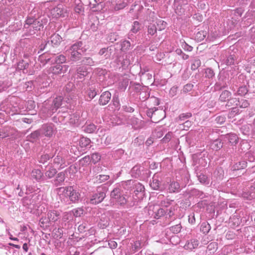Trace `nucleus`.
Instances as JSON below:
<instances>
[{
    "mask_svg": "<svg viewBox=\"0 0 255 255\" xmlns=\"http://www.w3.org/2000/svg\"><path fill=\"white\" fill-rule=\"evenodd\" d=\"M150 187L154 190H158L160 186V181L158 179V176L154 174L152 181L150 183Z\"/></svg>",
    "mask_w": 255,
    "mask_h": 255,
    "instance_id": "obj_33",
    "label": "nucleus"
},
{
    "mask_svg": "<svg viewBox=\"0 0 255 255\" xmlns=\"http://www.w3.org/2000/svg\"><path fill=\"white\" fill-rule=\"evenodd\" d=\"M166 25H167L166 22L163 20H158L157 21L156 27H157V30H158L159 31H161V30L164 29L166 28Z\"/></svg>",
    "mask_w": 255,
    "mask_h": 255,
    "instance_id": "obj_55",
    "label": "nucleus"
},
{
    "mask_svg": "<svg viewBox=\"0 0 255 255\" xmlns=\"http://www.w3.org/2000/svg\"><path fill=\"white\" fill-rule=\"evenodd\" d=\"M245 157L250 162H253L255 160V152L250 151L246 153Z\"/></svg>",
    "mask_w": 255,
    "mask_h": 255,
    "instance_id": "obj_53",
    "label": "nucleus"
},
{
    "mask_svg": "<svg viewBox=\"0 0 255 255\" xmlns=\"http://www.w3.org/2000/svg\"><path fill=\"white\" fill-rule=\"evenodd\" d=\"M81 64L93 66L94 64V61L91 57H84L81 61Z\"/></svg>",
    "mask_w": 255,
    "mask_h": 255,
    "instance_id": "obj_47",
    "label": "nucleus"
},
{
    "mask_svg": "<svg viewBox=\"0 0 255 255\" xmlns=\"http://www.w3.org/2000/svg\"><path fill=\"white\" fill-rule=\"evenodd\" d=\"M118 38V36L116 33H111L109 34L107 40L112 43L116 41Z\"/></svg>",
    "mask_w": 255,
    "mask_h": 255,
    "instance_id": "obj_64",
    "label": "nucleus"
},
{
    "mask_svg": "<svg viewBox=\"0 0 255 255\" xmlns=\"http://www.w3.org/2000/svg\"><path fill=\"white\" fill-rule=\"evenodd\" d=\"M125 206L127 208H130L134 206L136 202V199L133 196L126 195Z\"/></svg>",
    "mask_w": 255,
    "mask_h": 255,
    "instance_id": "obj_22",
    "label": "nucleus"
},
{
    "mask_svg": "<svg viewBox=\"0 0 255 255\" xmlns=\"http://www.w3.org/2000/svg\"><path fill=\"white\" fill-rule=\"evenodd\" d=\"M134 41L132 40V43L129 41L124 40L121 43V50L123 51H126L130 49L131 45H134Z\"/></svg>",
    "mask_w": 255,
    "mask_h": 255,
    "instance_id": "obj_36",
    "label": "nucleus"
},
{
    "mask_svg": "<svg viewBox=\"0 0 255 255\" xmlns=\"http://www.w3.org/2000/svg\"><path fill=\"white\" fill-rule=\"evenodd\" d=\"M57 151V145L56 143L48 145L45 149V153L40 156L39 162L41 163H45L50 158L54 157Z\"/></svg>",
    "mask_w": 255,
    "mask_h": 255,
    "instance_id": "obj_3",
    "label": "nucleus"
},
{
    "mask_svg": "<svg viewBox=\"0 0 255 255\" xmlns=\"http://www.w3.org/2000/svg\"><path fill=\"white\" fill-rule=\"evenodd\" d=\"M228 141L232 145L236 144L238 142V137L236 134L230 133L227 136Z\"/></svg>",
    "mask_w": 255,
    "mask_h": 255,
    "instance_id": "obj_42",
    "label": "nucleus"
},
{
    "mask_svg": "<svg viewBox=\"0 0 255 255\" xmlns=\"http://www.w3.org/2000/svg\"><path fill=\"white\" fill-rule=\"evenodd\" d=\"M57 173L56 169L52 166L49 165L46 167L45 175L48 178L50 179L53 177Z\"/></svg>",
    "mask_w": 255,
    "mask_h": 255,
    "instance_id": "obj_24",
    "label": "nucleus"
},
{
    "mask_svg": "<svg viewBox=\"0 0 255 255\" xmlns=\"http://www.w3.org/2000/svg\"><path fill=\"white\" fill-rule=\"evenodd\" d=\"M58 149V147L57 146ZM53 163L55 165L59 166L60 168H63L66 166L64 153L61 150L57 151L53 157Z\"/></svg>",
    "mask_w": 255,
    "mask_h": 255,
    "instance_id": "obj_5",
    "label": "nucleus"
},
{
    "mask_svg": "<svg viewBox=\"0 0 255 255\" xmlns=\"http://www.w3.org/2000/svg\"><path fill=\"white\" fill-rule=\"evenodd\" d=\"M65 171H62L57 174L56 178L53 180V183L55 186L62 185L65 179Z\"/></svg>",
    "mask_w": 255,
    "mask_h": 255,
    "instance_id": "obj_18",
    "label": "nucleus"
},
{
    "mask_svg": "<svg viewBox=\"0 0 255 255\" xmlns=\"http://www.w3.org/2000/svg\"><path fill=\"white\" fill-rule=\"evenodd\" d=\"M86 49L83 47L82 42L78 41L71 46L68 52H79L80 53H84Z\"/></svg>",
    "mask_w": 255,
    "mask_h": 255,
    "instance_id": "obj_15",
    "label": "nucleus"
},
{
    "mask_svg": "<svg viewBox=\"0 0 255 255\" xmlns=\"http://www.w3.org/2000/svg\"><path fill=\"white\" fill-rule=\"evenodd\" d=\"M53 59L51 60V63L60 64L64 63L66 61V57L62 55H59L55 56V54L53 55Z\"/></svg>",
    "mask_w": 255,
    "mask_h": 255,
    "instance_id": "obj_27",
    "label": "nucleus"
},
{
    "mask_svg": "<svg viewBox=\"0 0 255 255\" xmlns=\"http://www.w3.org/2000/svg\"><path fill=\"white\" fill-rule=\"evenodd\" d=\"M236 56L234 54L230 55L226 60V63L227 65H231L235 63Z\"/></svg>",
    "mask_w": 255,
    "mask_h": 255,
    "instance_id": "obj_56",
    "label": "nucleus"
},
{
    "mask_svg": "<svg viewBox=\"0 0 255 255\" xmlns=\"http://www.w3.org/2000/svg\"><path fill=\"white\" fill-rule=\"evenodd\" d=\"M226 102V107H230L233 106H238V104L240 103V101L237 98L230 97Z\"/></svg>",
    "mask_w": 255,
    "mask_h": 255,
    "instance_id": "obj_40",
    "label": "nucleus"
},
{
    "mask_svg": "<svg viewBox=\"0 0 255 255\" xmlns=\"http://www.w3.org/2000/svg\"><path fill=\"white\" fill-rule=\"evenodd\" d=\"M140 29L139 23L138 21H134L132 27L130 29V32L133 33H136Z\"/></svg>",
    "mask_w": 255,
    "mask_h": 255,
    "instance_id": "obj_59",
    "label": "nucleus"
},
{
    "mask_svg": "<svg viewBox=\"0 0 255 255\" xmlns=\"http://www.w3.org/2000/svg\"><path fill=\"white\" fill-rule=\"evenodd\" d=\"M247 163L246 161H239L236 163L232 166V170H238L241 169H244L247 167Z\"/></svg>",
    "mask_w": 255,
    "mask_h": 255,
    "instance_id": "obj_34",
    "label": "nucleus"
},
{
    "mask_svg": "<svg viewBox=\"0 0 255 255\" xmlns=\"http://www.w3.org/2000/svg\"><path fill=\"white\" fill-rule=\"evenodd\" d=\"M190 194L197 197H203V193L196 189H192L190 192Z\"/></svg>",
    "mask_w": 255,
    "mask_h": 255,
    "instance_id": "obj_49",
    "label": "nucleus"
},
{
    "mask_svg": "<svg viewBox=\"0 0 255 255\" xmlns=\"http://www.w3.org/2000/svg\"><path fill=\"white\" fill-rule=\"evenodd\" d=\"M111 98V94L109 91H106L101 95L99 103L100 105L104 106L107 104Z\"/></svg>",
    "mask_w": 255,
    "mask_h": 255,
    "instance_id": "obj_14",
    "label": "nucleus"
},
{
    "mask_svg": "<svg viewBox=\"0 0 255 255\" xmlns=\"http://www.w3.org/2000/svg\"><path fill=\"white\" fill-rule=\"evenodd\" d=\"M205 77L210 79L214 77L215 73L213 69L210 68H208L205 70Z\"/></svg>",
    "mask_w": 255,
    "mask_h": 255,
    "instance_id": "obj_62",
    "label": "nucleus"
},
{
    "mask_svg": "<svg viewBox=\"0 0 255 255\" xmlns=\"http://www.w3.org/2000/svg\"><path fill=\"white\" fill-rule=\"evenodd\" d=\"M166 214V211L162 208H158L156 206L155 218L159 219Z\"/></svg>",
    "mask_w": 255,
    "mask_h": 255,
    "instance_id": "obj_45",
    "label": "nucleus"
},
{
    "mask_svg": "<svg viewBox=\"0 0 255 255\" xmlns=\"http://www.w3.org/2000/svg\"><path fill=\"white\" fill-rule=\"evenodd\" d=\"M248 92V89L246 86H243L239 87L237 91L238 95L243 96L245 95Z\"/></svg>",
    "mask_w": 255,
    "mask_h": 255,
    "instance_id": "obj_61",
    "label": "nucleus"
},
{
    "mask_svg": "<svg viewBox=\"0 0 255 255\" xmlns=\"http://www.w3.org/2000/svg\"><path fill=\"white\" fill-rule=\"evenodd\" d=\"M201 61L198 58H195L192 61L191 68L192 70H196L201 66Z\"/></svg>",
    "mask_w": 255,
    "mask_h": 255,
    "instance_id": "obj_44",
    "label": "nucleus"
},
{
    "mask_svg": "<svg viewBox=\"0 0 255 255\" xmlns=\"http://www.w3.org/2000/svg\"><path fill=\"white\" fill-rule=\"evenodd\" d=\"M155 210L156 206L150 205L144 208V212H147L148 216L153 217L155 218Z\"/></svg>",
    "mask_w": 255,
    "mask_h": 255,
    "instance_id": "obj_37",
    "label": "nucleus"
},
{
    "mask_svg": "<svg viewBox=\"0 0 255 255\" xmlns=\"http://www.w3.org/2000/svg\"><path fill=\"white\" fill-rule=\"evenodd\" d=\"M29 66V63L27 61L21 60L18 63H17V69L19 70H26ZM23 73H26L23 71Z\"/></svg>",
    "mask_w": 255,
    "mask_h": 255,
    "instance_id": "obj_35",
    "label": "nucleus"
},
{
    "mask_svg": "<svg viewBox=\"0 0 255 255\" xmlns=\"http://www.w3.org/2000/svg\"><path fill=\"white\" fill-rule=\"evenodd\" d=\"M121 64L123 68L125 69L127 68L128 66L130 64L129 56L126 55L125 58H124L123 60L121 62Z\"/></svg>",
    "mask_w": 255,
    "mask_h": 255,
    "instance_id": "obj_51",
    "label": "nucleus"
},
{
    "mask_svg": "<svg viewBox=\"0 0 255 255\" xmlns=\"http://www.w3.org/2000/svg\"><path fill=\"white\" fill-rule=\"evenodd\" d=\"M70 54L69 59L71 61L76 62L81 59L83 53L79 52H69Z\"/></svg>",
    "mask_w": 255,
    "mask_h": 255,
    "instance_id": "obj_32",
    "label": "nucleus"
},
{
    "mask_svg": "<svg viewBox=\"0 0 255 255\" xmlns=\"http://www.w3.org/2000/svg\"><path fill=\"white\" fill-rule=\"evenodd\" d=\"M31 177L39 181L43 176V173L39 169H33L31 173Z\"/></svg>",
    "mask_w": 255,
    "mask_h": 255,
    "instance_id": "obj_31",
    "label": "nucleus"
},
{
    "mask_svg": "<svg viewBox=\"0 0 255 255\" xmlns=\"http://www.w3.org/2000/svg\"><path fill=\"white\" fill-rule=\"evenodd\" d=\"M57 193L61 196L68 197L72 203H77L81 199L80 193L73 186L61 187L56 189Z\"/></svg>",
    "mask_w": 255,
    "mask_h": 255,
    "instance_id": "obj_1",
    "label": "nucleus"
},
{
    "mask_svg": "<svg viewBox=\"0 0 255 255\" xmlns=\"http://www.w3.org/2000/svg\"><path fill=\"white\" fill-rule=\"evenodd\" d=\"M53 59V57L50 56L48 54L44 53L39 56L38 61L43 65H45L46 63L51 62Z\"/></svg>",
    "mask_w": 255,
    "mask_h": 255,
    "instance_id": "obj_30",
    "label": "nucleus"
},
{
    "mask_svg": "<svg viewBox=\"0 0 255 255\" xmlns=\"http://www.w3.org/2000/svg\"><path fill=\"white\" fill-rule=\"evenodd\" d=\"M106 189L98 187L96 192L94 193L90 197L89 203L96 205L102 202L106 197Z\"/></svg>",
    "mask_w": 255,
    "mask_h": 255,
    "instance_id": "obj_4",
    "label": "nucleus"
},
{
    "mask_svg": "<svg viewBox=\"0 0 255 255\" xmlns=\"http://www.w3.org/2000/svg\"><path fill=\"white\" fill-rule=\"evenodd\" d=\"M50 38L51 43L53 44V47L59 45L62 41V37L58 34H53L51 36Z\"/></svg>",
    "mask_w": 255,
    "mask_h": 255,
    "instance_id": "obj_26",
    "label": "nucleus"
},
{
    "mask_svg": "<svg viewBox=\"0 0 255 255\" xmlns=\"http://www.w3.org/2000/svg\"><path fill=\"white\" fill-rule=\"evenodd\" d=\"M196 176L198 181L202 184L208 185L210 183V180L208 177L204 173V171L200 170L198 167H196L195 169Z\"/></svg>",
    "mask_w": 255,
    "mask_h": 255,
    "instance_id": "obj_9",
    "label": "nucleus"
},
{
    "mask_svg": "<svg viewBox=\"0 0 255 255\" xmlns=\"http://www.w3.org/2000/svg\"><path fill=\"white\" fill-rule=\"evenodd\" d=\"M69 66L67 65H60L56 64V65L51 67L52 73L55 75L65 73L68 70Z\"/></svg>",
    "mask_w": 255,
    "mask_h": 255,
    "instance_id": "obj_12",
    "label": "nucleus"
},
{
    "mask_svg": "<svg viewBox=\"0 0 255 255\" xmlns=\"http://www.w3.org/2000/svg\"><path fill=\"white\" fill-rule=\"evenodd\" d=\"M131 176L135 178H138L144 174H147L150 172L148 170H145L144 167L139 165H136L131 170Z\"/></svg>",
    "mask_w": 255,
    "mask_h": 255,
    "instance_id": "obj_6",
    "label": "nucleus"
},
{
    "mask_svg": "<svg viewBox=\"0 0 255 255\" xmlns=\"http://www.w3.org/2000/svg\"><path fill=\"white\" fill-rule=\"evenodd\" d=\"M116 2V3L114 7L115 10H119L123 9L127 5V2L122 0H117Z\"/></svg>",
    "mask_w": 255,
    "mask_h": 255,
    "instance_id": "obj_39",
    "label": "nucleus"
},
{
    "mask_svg": "<svg viewBox=\"0 0 255 255\" xmlns=\"http://www.w3.org/2000/svg\"><path fill=\"white\" fill-rule=\"evenodd\" d=\"M192 116L191 113H186L180 114L178 117L179 121H184L185 120L190 118Z\"/></svg>",
    "mask_w": 255,
    "mask_h": 255,
    "instance_id": "obj_63",
    "label": "nucleus"
},
{
    "mask_svg": "<svg viewBox=\"0 0 255 255\" xmlns=\"http://www.w3.org/2000/svg\"><path fill=\"white\" fill-rule=\"evenodd\" d=\"M24 27L25 28H33L36 30H40L41 24L35 19L29 18L26 19Z\"/></svg>",
    "mask_w": 255,
    "mask_h": 255,
    "instance_id": "obj_11",
    "label": "nucleus"
},
{
    "mask_svg": "<svg viewBox=\"0 0 255 255\" xmlns=\"http://www.w3.org/2000/svg\"><path fill=\"white\" fill-rule=\"evenodd\" d=\"M41 135L40 131L39 129L36 130L31 133L30 134L26 136L27 140L31 142H36L38 139L39 136Z\"/></svg>",
    "mask_w": 255,
    "mask_h": 255,
    "instance_id": "obj_20",
    "label": "nucleus"
},
{
    "mask_svg": "<svg viewBox=\"0 0 255 255\" xmlns=\"http://www.w3.org/2000/svg\"><path fill=\"white\" fill-rule=\"evenodd\" d=\"M62 103V98L60 96L55 98L52 101L50 107L47 106L46 108L50 111V114H53L61 106Z\"/></svg>",
    "mask_w": 255,
    "mask_h": 255,
    "instance_id": "obj_8",
    "label": "nucleus"
},
{
    "mask_svg": "<svg viewBox=\"0 0 255 255\" xmlns=\"http://www.w3.org/2000/svg\"><path fill=\"white\" fill-rule=\"evenodd\" d=\"M232 95L231 93L228 90H224L220 95L219 100L221 102H227Z\"/></svg>",
    "mask_w": 255,
    "mask_h": 255,
    "instance_id": "obj_29",
    "label": "nucleus"
},
{
    "mask_svg": "<svg viewBox=\"0 0 255 255\" xmlns=\"http://www.w3.org/2000/svg\"><path fill=\"white\" fill-rule=\"evenodd\" d=\"M84 211V210L83 208H77L74 209L72 211L73 215L76 217H80L83 214Z\"/></svg>",
    "mask_w": 255,
    "mask_h": 255,
    "instance_id": "obj_52",
    "label": "nucleus"
},
{
    "mask_svg": "<svg viewBox=\"0 0 255 255\" xmlns=\"http://www.w3.org/2000/svg\"><path fill=\"white\" fill-rule=\"evenodd\" d=\"M126 195L122 188L118 186L111 191V198L120 205L124 206L126 203Z\"/></svg>",
    "mask_w": 255,
    "mask_h": 255,
    "instance_id": "obj_2",
    "label": "nucleus"
},
{
    "mask_svg": "<svg viewBox=\"0 0 255 255\" xmlns=\"http://www.w3.org/2000/svg\"><path fill=\"white\" fill-rule=\"evenodd\" d=\"M53 14L55 16L65 17L67 13V10L62 4H59L53 9Z\"/></svg>",
    "mask_w": 255,
    "mask_h": 255,
    "instance_id": "obj_13",
    "label": "nucleus"
},
{
    "mask_svg": "<svg viewBox=\"0 0 255 255\" xmlns=\"http://www.w3.org/2000/svg\"><path fill=\"white\" fill-rule=\"evenodd\" d=\"M90 157L91 161L94 164L99 162L101 158V155L98 152L93 153Z\"/></svg>",
    "mask_w": 255,
    "mask_h": 255,
    "instance_id": "obj_48",
    "label": "nucleus"
},
{
    "mask_svg": "<svg viewBox=\"0 0 255 255\" xmlns=\"http://www.w3.org/2000/svg\"><path fill=\"white\" fill-rule=\"evenodd\" d=\"M91 140L89 138L82 137L80 139L79 144L81 148L85 149L90 148L91 146H89Z\"/></svg>",
    "mask_w": 255,
    "mask_h": 255,
    "instance_id": "obj_25",
    "label": "nucleus"
},
{
    "mask_svg": "<svg viewBox=\"0 0 255 255\" xmlns=\"http://www.w3.org/2000/svg\"><path fill=\"white\" fill-rule=\"evenodd\" d=\"M211 230L210 225L206 222H203L202 223L200 227V231L205 234H207L209 231Z\"/></svg>",
    "mask_w": 255,
    "mask_h": 255,
    "instance_id": "obj_41",
    "label": "nucleus"
},
{
    "mask_svg": "<svg viewBox=\"0 0 255 255\" xmlns=\"http://www.w3.org/2000/svg\"><path fill=\"white\" fill-rule=\"evenodd\" d=\"M109 220L107 216L104 215H102L100 218V221L98 224V226L102 229L106 228L109 225Z\"/></svg>",
    "mask_w": 255,
    "mask_h": 255,
    "instance_id": "obj_28",
    "label": "nucleus"
},
{
    "mask_svg": "<svg viewBox=\"0 0 255 255\" xmlns=\"http://www.w3.org/2000/svg\"><path fill=\"white\" fill-rule=\"evenodd\" d=\"M90 162H91V160L90 155L85 156L80 160V164L82 166L87 165L89 164Z\"/></svg>",
    "mask_w": 255,
    "mask_h": 255,
    "instance_id": "obj_60",
    "label": "nucleus"
},
{
    "mask_svg": "<svg viewBox=\"0 0 255 255\" xmlns=\"http://www.w3.org/2000/svg\"><path fill=\"white\" fill-rule=\"evenodd\" d=\"M213 149L218 150L223 146V143L220 139H216L213 141L211 144Z\"/></svg>",
    "mask_w": 255,
    "mask_h": 255,
    "instance_id": "obj_43",
    "label": "nucleus"
},
{
    "mask_svg": "<svg viewBox=\"0 0 255 255\" xmlns=\"http://www.w3.org/2000/svg\"><path fill=\"white\" fill-rule=\"evenodd\" d=\"M79 118V115L78 114L71 115L69 119L70 123L72 124H78Z\"/></svg>",
    "mask_w": 255,
    "mask_h": 255,
    "instance_id": "obj_57",
    "label": "nucleus"
},
{
    "mask_svg": "<svg viewBox=\"0 0 255 255\" xmlns=\"http://www.w3.org/2000/svg\"><path fill=\"white\" fill-rule=\"evenodd\" d=\"M47 216L50 222H55L60 218V214L58 211L51 210L48 213Z\"/></svg>",
    "mask_w": 255,
    "mask_h": 255,
    "instance_id": "obj_19",
    "label": "nucleus"
},
{
    "mask_svg": "<svg viewBox=\"0 0 255 255\" xmlns=\"http://www.w3.org/2000/svg\"><path fill=\"white\" fill-rule=\"evenodd\" d=\"M157 27L154 24L150 23L148 25L147 32L151 35H154L157 31Z\"/></svg>",
    "mask_w": 255,
    "mask_h": 255,
    "instance_id": "obj_46",
    "label": "nucleus"
},
{
    "mask_svg": "<svg viewBox=\"0 0 255 255\" xmlns=\"http://www.w3.org/2000/svg\"><path fill=\"white\" fill-rule=\"evenodd\" d=\"M41 134L45 136L51 137L54 133L53 126L52 124H45L39 129Z\"/></svg>",
    "mask_w": 255,
    "mask_h": 255,
    "instance_id": "obj_10",
    "label": "nucleus"
},
{
    "mask_svg": "<svg viewBox=\"0 0 255 255\" xmlns=\"http://www.w3.org/2000/svg\"><path fill=\"white\" fill-rule=\"evenodd\" d=\"M82 128L85 132L89 133L94 132L97 128L96 126L93 124L86 125Z\"/></svg>",
    "mask_w": 255,
    "mask_h": 255,
    "instance_id": "obj_38",
    "label": "nucleus"
},
{
    "mask_svg": "<svg viewBox=\"0 0 255 255\" xmlns=\"http://www.w3.org/2000/svg\"><path fill=\"white\" fill-rule=\"evenodd\" d=\"M181 225L178 224L170 227V231L174 234H178L181 231Z\"/></svg>",
    "mask_w": 255,
    "mask_h": 255,
    "instance_id": "obj_58",
    "label": "nucleus"
},
{
    "mask_svg": "<svg viewBox=\"0 0 255 255\" xmlns=\"http://www.w3.org/2000/svg\"><path fill=\"white\" fill-rule=\"evenodd\" d=\"M116 49L113 46H109L102 48L99 52V54L103 56L105 59H113Z\"/></svg>",
    "mask_w": 255,
    "mask_h": 255,
    "instance_id": "obj_7",
    "label": "nucleus"
},
{
    "mask_svg": "<svg viewBox=\"0 0 255 255\" xmlns=\"http://www.w3.org/2000/svg\"><path fill=\"white\" fill-rule=\"evenodd\" d=\"M101 3L102 0H93V1H92V0H90V2L91 7L92 8H95V10H96L100 9L99 7H98L97 8V7H98Z\"/></svg>",
    "mask_w": 255,
    "mask_h": 255,
    "instance_id": "obj_54",
    "label": "nucleus"
},
{
    "mask_svg": "<svg viewBox=\"0 0 255 255\" xmlns=\"http://www.w3.org/2000/svg\"><path fill=\"white\" fill-rule=\"evenodd\" d=\"M199 244V242L198 240L196 239H191L186 243L184 248L185 250L192 251V250L197 248Z\"/></svg>",
    "mask_w": 255,
    "mask_h": 255,
    "instance_id": "obj_16",
    "label": "nucleus"
},
{
    "mask_svg": "<svg viewBox=\"0 0 255 255\" xmlns=\"http://www.w3.org/2000/svg\"><path fill=\"white\" fill-rule=\"evenodd\" d=\"M169 193H177L180 191V186L178 182L176 181L171 182L168 187Z\"/></svg>",
    "mask_w": 255,
    "mask_h": 255,
    "instance_id": "obj_23",
    "label": "nucleus"
},
{
    "mask_svg": "<svg viewBox=\"0 0 255 255\" xmlns=\"http://www.w3.org/2000/svg\"><path fill=\"white\" fill-rule=\"evenodd\" d=\"M228 87V85L226 82L224 80V78L221 77H219L218 81L215 84L214 86L215 91H220L223 88H225Z\"/></svg>",
    "mask_w": 255,
    "mask_h": 255,
    "instance_id": "obj_21",
    "label": "nucleus"
},
{
    "mask_svg": "<svg viewBox=\"0 0 255 255\" xmlns=\"http://www.w3.org/2000/svg\"><path fill=\"white\" fill-rule=\"evenodd\" d=\"M88 74V72L86 68L84 67H79L77 68L76 72L74 74V77L80 80L83 79Z\"/></svg>",
    "mask_w": 255,
    "mask_h": 255,
    "instance_id": "obj_17",
    "label": "nucleus"
},
{
    "mask_svg": "<svg viewBox=\"0 0 255 255\" xmlns=\"http://www.w3.org/2000/svg\"><path fill=\"white\" fill-rule=\"evenodd\" d=\"M250 191H249V199H251L255 198V182L251 185L250 187Z\"/></svg>",
    "mask_w": 255,
    "mask_h": 255,
    "instance_id": "obj_50",
    "label": "nucleus"
}]
</instances>
